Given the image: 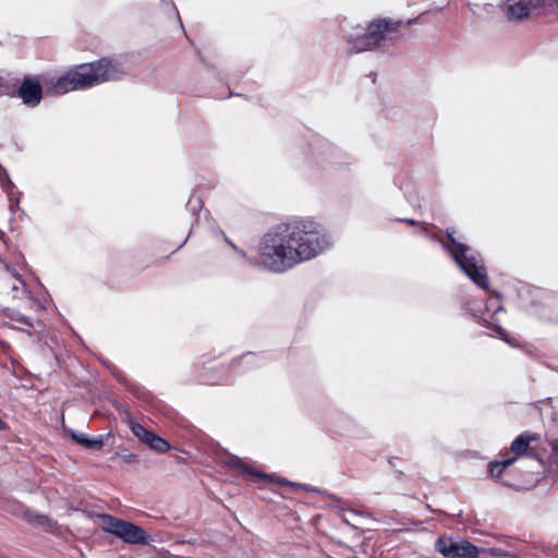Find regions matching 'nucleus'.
I'll return each mask as SVG.
<instances>
[{"label":"nucleus","instance_id":"obj_3","mask_svg":"<svg viewBox=\"0 0 558 558\" xmlns=\"http://www.w3.org/2000/svg\"><path fill=\"white\" fill-rule=\"evenodd\" d=\"M454 231L448 229V241L442 247L449 253L459 268L480 288H488V279L484 262L478 253L464 243L458 242L453 236Z\"/></svg>","mask_w":558,"mask_h":558},{"label":"nucleus","instance_id":"obj_11","mask_svg":"<svg viewBox=\"0 0 558 558\" xmlns=\"http://www.w3.org/2000/svg\"><path fill=\"white\" fill-rule=\"evenodd\" d=\"M129 427L133 435L137 437L143 444L149 446L151 437L156 434L145 428L142 424L131 420Z\"/></svg>","mask_w":558,"mask_h":558},{"label":"nucleus","instance_id":"obj_5","mask_svg":"<svg viewBox=\"0 0 558 558\" xmlns=\"http://www.w3.org/2000/svg\"><path fill=\"white\" fill-rule=\"evenodd\" d=\"M101 527L129 544H146L148 535L141 526L110 514L99 515Z\"/></svg>","mask_w":558,"mask_h":558},{"label":"nucleus","instance_id":"obj_4","mask_svg":"<svg viewBox=\"0 0 558 558\" xmlns=\"http://www.w3.org/2000/svg\"><path fill=\"white\" fill-rule=\"evenodd\" d=\"M398 25L399 23L387 20H377L366 28L355 27L347 38L349 51L360 53L381 46L385 41L392 39Z\"/></svg>","mask_w":558,"mask_h":558},{"label":"nucleus","instance_id":"obj_14","mask_svg":"<svg viewBox=\"0 0 558 558\" xmlns=\"http://www.w3.org/2000/svg\"><path fill=\"white\" fill-rule=\"evenodd\" d=\"M28 520L31 523H33L35 525H39V526L44 527L45 530H52L54 526V522L44 514H35L32 517L29 515Z\"/></svg>","mask_w":558,"mask_h":558},{"label":"nucleus","instance_id":"obj_2","mask_svg":"<svg viewBox=\"0 0 558 558\" xmlns=\"http://www.w3.org/2000/svg\"><path fill=\"white\" fill-rule=\"evenodd\" d=\"M125 73L123 64L114 59L101 58L82 63L60 76L53 85L57 94L86 89L110 81H119Z\"/></svg>","mask_w":558,"mask_h":558},{"label":"nucleus","instance_id":"obj_7","mask_svg":"<svg viewBox=\"0 0 558 558\" xmlns=\"http://www.w3.org/2000/svg\"><path fill=\"white\" fill-rule=\"evenodd\" d=\"M551 7L550 0H507L506 16L509 21L527 19L531 9Z\"/></svg>","mask_w":558,"mask_h":558},{"label":"nucleus","instance_id":"obj_17","mask_svg":"<svg viewBox=\"0 0 558 558\" xmlns=\"http://www.w3.org/2000/svg\"><path fill=\"white\" fill-rule=\"evenodd\" d=\"M277 482L281 485H287V486H291V487H295V488H301L302 485L300 484H296V483H293V482H289L284 478H277Z\"/></svg>","mask_w":558,"mask_h":558},{"label":"nucleus","instance_id":"obj_18","mask_svg":"<svg viewBox=\"0 0 558 558\" xmlns=\"http://www.w3.org/2000/svg\"><path fill=\"white\" fill-rule=\"evenodd\" d=\"M349 514H354L355 515L357 513L355 511H352V510H349V511L344 512V520L347 522H349V518H348Z\"/></svg>","mask_w":558,"mask_h":558},{"label":"nucleus","instance_id":"obj_22","mask_svg":"<svg viewBox=\"0 0 558 558\" xmlns=\"http://www.w3.org/2000/svg\"><path fill=\"white\" fill-rule=\"evenodd\" d=\"M551 1V5L556 4L558 5V0H550Z\"/></svg>","mask_w":558,"mask_h":558},{"label":"nucleus","instance_id":"obj_23","mask_svg":"<svg viewBox=\"0 0 558 558\" xmlns=\"http://www.w3.org/2000/svg\"><path fill=\"white\" fill-rule=\"evenodd\" d=\"M17 281L20 282L21 286H24V282L22 279H20L19 277H16Z\"/></svg>","mask_w":558,"mask_h":558},{"label":"nucleus","instance_id":"obj_9","mask_svg":"<svg viewBox=\"0 0 558 558\" xmlns=\"http://www.w3.org/2000/svg\"><path fill=\"white\" fill-rule=\"evenodd\" d=\"M43 88L35 80H25L19 89V96L23 102L35 107L41 100Z\"/></svg>","mask_w":558,"mask_h":558},{"label":"nucleus","instance_id":"obj_6","mask_svg":"<svg viewBox=\"0 0 558 558\" xmlns=\"http://www.w3.org/2000/svg\"><path fill=\"white\" fill-rule=\"evenodd\" d=\"M538 439H539V435L530 434V433H524V434L520 435L519 437H517L512 441V444L510 446V450L507 453V457L505 459L499 460V461H492L489 463V472H490L492 476L500 477V475L502 474V472L506 468L511 465L514 461H517L520 457H522L523 454H525L527 452L530 442L532 440H538Z\"/></svg>","mask_w":558,"mask_h":558},{"label":"nucleus","instance_id":"obj_15","mask_svg":"<svg viewBox=\"0 0 558 558\" xmlns=\"http://www.w3.org/2000/svg\"><path fill=\"white\" fill-rule=\"evenodd\" d=\"M454 545L456 544H453L452 542L445 539V538H439L435 543V547H436L437 551L442 554L444 556L453 554Z\"/></svg>","mask_w":558,"mask_h":558},{"label":"nucleus","instance_id":"obj_16","mask_svg":"<svg viewBox=\"0 0 558 558\" xmlns=\"http://www.w3.org/2000/svg\"><path fill=\"white\" fill-rule=\"evenodd\" d=\"M246 471L250 474L255 475V476H257L259 478H263V480H270V481L274 480V475H271V474H264V473L253 472V471H248V470H246Z\"/></svg>","mask_w":558,"mask_h":558},{"label":"nucleus","instance_id":"obj_10","mask_svg":"<svg viewBox=\"0 0 558 558\" xmlns=\"http://www.w3.org/2000/svg\"><path fill=\"white\" fill-rule=\"evenodd\" d=\"M72 438L86 449H100L105 441V437L102 435L90 438L84 433H72Z\"/></svg>","mask_w":558,"mask_h":558},{"label":"nucleus","instance_id":"obj_8","mask_svg":"<svg viewBox=\"0 0 558 558\" xmlns=\"http://www.w3.org/2000/svg\"><path fill=\"white\" fill-rule=\"evenodd\" d=\"M502 311L504 307L500 304L499 299L497 296L489 298L486 304L485 312L478 311V313L481 314L480 318L485 325L493 328L497 337H499L500 339L505 340L508 343H511L510 340L508 339L507 332L500 326L497 325L498 320L496 319V316L498 315V313Z\"/></svg>","mask_w":558,"mask_h":558},{"label":"nucleus","instance_id":"obj_12","mask_svg":"<svg viewBox=\"0 0 558 558\" xmlns=\"http://www.w3.org/2000/svg\"><path fill=\"white\" fill-rule=\"evenodd\" d=\"M453 556L457 558H478V550L470 543L456 544Z\"/></svg>","mask_w":558,"mask_h":558},{"label":"nucleus","instance_id":"obj_20","mask_svg":"<svg viewBox=\"0 0 558 558\" xmlns=\"http://www.w3.org/2000/svg\"><path fill=\"white\" fill-rule=\"evenodd\" d=\"M19 288L20 287L17 284H13L12 290L16 291V290H19Z\"/></svg>","mask_w":558,"mask_h":558},{"label":"nucleus","instance_id":"obj_19","mask_svg":"<svg viewBox=\"0 0 558 558\" xmlns=\"http://www.w3.org/2000/svg\"><path fill=\"white\" fill-rule=\"evenodd\" d=\"M21 322H22V324H23L24 326H27V327H31V326H32V324H31L26 318H22V320H21Z\"/></svg>","mask_w":558,"mask_h":558},{"label":"nucleus","instance_id":"obj_1","mask_svg":"<svg viewBox=\"0 0 558 558\" xmlns=\"http://www.w3.org/2000/svg\"><path fill=\"white\" fill-rule=\"evenodd\" d=\"M225 241L250 265L283 274L329 251L333 239L308 217H293L271 227L260 239L257 258H251L225 235Z\"/></svg>","mask_w":558,"mask_h":558},{"label":"nucleus","instance_id":"obj_13","mask_svg":"<svg viewBox=\"0 0 558 558\" xmlns=\"http://www.w3.org/2000/svg\"><path fill=\"white\" fill-rule=\"evenodd\" d=\"M148 447L157 452H160V453L167 452L170 449L169 442L158 435H155L154 437H151L150 444Z\"/></svg>","mask_w":558,"mask_h":558},{"label":"nucleus","instance_id":"obj_21","mask_svg":"<svg viewBox=\"0 0 558 558\" xmlns=\"http://www.w3.org/2000/svg\"><path fill=\"white\" fill-rule=\"evenodd\" d=\"M551 1V5L556 4L558 5V0H550Z\"/></svg>","mask_w":558,"mask_h":558}]
</instances>
